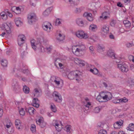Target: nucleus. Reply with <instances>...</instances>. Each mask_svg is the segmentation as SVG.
Listing matches in <instances>:
<instances>
[{"instance_id": "de8ad7c7", "label": "nucleus", "mask_w": 134, "mask_h": 134, "mask_svg": "<svg viewBox=\"0 0 134 134\" xmlns=\"http://www.w3.org/2000/svg\"><path fill=\"white\" fill-rule=\"evenodd\" d=\"M66 131L69 132V133H70V129H71V126L70 125H67L66 126Z\"/></svg>"}, {"instance_id": "b1692460", "label": "nucleus", "mask_w": 134, "mask_h": 134, "mask_svg": "<svg viewBox=\"0 0 134 134\" xmlns=\"http://www.w3.org/2000/svg\"><path fill=\"white\" fill-rule=\"evenodd\" d=\"M89 28L90 30L93 31H95L97 30V26L94 24L91 25L90 26Z\"/></svg>"}, {"instance_id": "6e6552de", "label": "nucleus", "mask_w": 134, "mask_h": 134, "mask_svg": "<svg viewBox=\"0 0 134 134\" xmlns=\"http://www.w3.org/2000/svg\"><path fill=\"white\" fill-rule=\"evenodd\" d=\"M53 124L55 127L56 130L58 132L60 131L62 128V126L59 125L56 120H53Z\"/></svg>"}, {"instance_id": "423d86ee", "label": "nucleus", "mask_w": 134, "mask_h": 134, "mask_svg": "<svg viewBox=\"0 0 134 134\" xmlns=\"http://www.w3.org/2000/svg\"><path fill=\"white\" fill-rule=\"evenodd\" d=\"M12 86L15 91L18 92L20 91V87L17 81L16 80L13 81V83H12Z\"/></svg>"}, {"instance_id": "aec40b11", "label": "nucleus", "mask_w": 134, "mask_h": 134, "mask_svg": "<svg viewBox=\"0 0 134 134\" xmlns=\"http://www.w3.org/2000/svg\"><path fill=\"white\" fill-rule=\"evenodd\" d=\"M25 110L27 112L29 113L30 114H33L34 112L35 109L33 108L32 107H29V109H25Z\"/></svg>"}, {"instance_id": "e433bc0d", "label": "nucleus", "mask_w": 134, "mask_h": 134, "mask_svg": "<svg viewBox=\"0 0 134 134\" xmlns=\"http://www.w3.org/2000/svg\"><path fill=\"white\" fill-rule=\"evenodd\" d=\"M103 98L100 96L99 94L98 95L96 98V100L100 102H103Z\"/></svg>"}, {"instance_id": "680f3d73", "label": "nucleus", "mask_w": 134, "mask_h": 134, "mask_svg": "<svg viewBox=\"0 0 134 134\" xmlns=\"http://www.w3.org/2000/svg\"><path fill=\"white\" fill-rule=\"evenodd\" d=\"M7 14L10 17H12L13 16L12 14L8 11L7 12Z\"/></svg>"}, {"instance_id": "9b49d317", "label": "nucleus", "mask_w": 134, "mask_h": 134, "mask_svg": "<svg viewBox=\"0 0 134 134\" xmlns=\"http://www.w3.org/2000/svg\"><path fill=\"white\" fill-rule=\"evenodd\" d=\"M36 123L42 128L45 127L46 125V123L41 119H39L38 121H36Z\"/></svg>"}, {"instance_id": "f3484780", "label": "nucleus", "mask_w": 134, "mask_h": 134, "mask_svg": "<svg viewBox=\"0 0 134 134\" xmlns=\"http://www.w3.org/2000/svg\"><path fill=\"white\" fill-rule=\"evenodd\" d=\"M105 96L106 97L105 100L108 101L111 99L112 95L110 93L108 92L106 93Z\"/></svg>"}, {"instance_id": "bf43d9fd", "label": "nucleus", "mask_w": 134, "mask_h": 134, "mask_svg": "<svg viewBox=\"0 0 134 134\" xmlns=\"http://www.w3.org/2000/svg\"><path fill=\"white\" fill-rule=\"evenodd\" d=\"M34 91H35V92L36 93V94H34V96H35V94H37V93L38 95L39 94V93H40V92L37 88H35L34 89Z\"/></svg>"}, {"instance_id": "a19ab883", "label": "nucleus", "mask_w": 134, "mask_h": 134, "mask_svg": "<svg viewBox=\"0 0 134 134\" xmlns=\"http://www.w3.org/2000/svg\"><path fill=\"white\" fill-rule=\"evenodd\" d=\"M61 20L59 18L56 19L55 21V25H58L61 24Z\"/></svg>"}, {"instance_id": "a18cd8bd", "label": "nucleus", "mask_w": 134, "mask_h": 134, "mask_svg": "<svg viewBox=\"0 0 134 134\" xmlns=\"http://www.w3.org/2000/svg\"><path fill=\"white\" fill-rule=\"evenodd\" d=\"M100 109L99 107H96L94 109V112L95 113H98L99 112Z\"/></svg>"}, {"instance_id": "ea45409f", "label": "nucleus", "mask_w": 134, "mask_h": 134, "mask_svg": "<svg viewBox=\"0 0 134 134\" xmlns=\"http://www.w3.org/2000/svg\"><path fill=\"white\" fill-rule=\"evenodd\" d=\"M104 49V47H102L100 46H98V50L99 51V52H102L103 51Z\"/></svg>"}, {"instance_id": "72a5a7b5", "label": "nucleus", "mask_w": 134, "mask_h": 134, "mask_svg": "<svg viewBox=\"0 0 134 134\" xmlns=\"http://www.w3.org/2000/svg\"><path fill=\"white\" fill-rule=\"evenodd\" d=\"M78 64L81 66H83L85 65V64L84 63V61L81 60H78L77 61Z\"/></svg>"}, {"instance_id": "20e7f679", "label": "nucleus", "mask_w": 134, "mask_h": 134, "mask_svg": "<svg viewBox=\"0 0 134 134\" xmlns=\"http://www.w3.org/2000/svg\"><path fill=\"white\" fill-rule=\"evenodd\" d=\"M79 72L77 71L70 72L68 75V77L69 79L71 80L73 79L75 77L76 80H77V79L79 77Z\"/></svg>"}, {"instance_id": "e2e57ef3", "label": "nucleus", "mask_w": 134, "mask_h": 134, "mask_svg": "<svg viewBox=\"0 0 134 134\" xmlns=\"http://www.w3.org/2000/svg\"><path fill=\"white\" fill-rule=\"evenodd\" d=\"M23 72L24 74H27L29 72V71L27 69L24 70L23 71Z\"/></svg>"}, {"instance_id": "5fc2aeb1", "label": "nucleus", "mask_w": 134, "mask_h": 134, "mask_svg": "<svg viewBox=\"0 0 134 134\" xmlns=\"http://www.w3.org/2000/svg\"><path fill=\"white\" fill-rule=\"evenodd\" d=\"M97 127H98L103 128V124L101 122H99L98 124Z\"/></svg>"}, {"instance_id": "6e6d98bb", "label": "nucleus", "mask_w": 134, "mask_h": 134, "mask_svg": "<svg viewBox=\"0 0 134 134\" xmlns=\"http://www.w3.org/2000/svg\"><path fill=\"white\" fill-rule=\"evenodd\" d=\"M58 60H59V59L57 58L55 61V65L57 67H58V63H59L58 62Z\"/></svg>"}, {"instance_id": "412c9836", "label": "nucleus", "mask_w": 134, "mask_h": 134, "mask_svg": "<svg viewBox=\"0 0 134 134\" xmlns=\"http://www.w3.org/2000/svg\"><path fill=\"white\" fill-rule=\"evenodd\" d=\"M85 47L83 45H81L79 46V48H77L76 50H78L79 53H81L82 51L84 50Z\"/></svg>"}, {"instance_id": "774afa93", "label": "nucleus", "mask_w": 134, "mask_h": 134, "mask_svg": "<svg viewBox=\"0 0 134 134\" xmlns=\"http://www.w3.org/2000/svg\"><path fill=\"white\" fill-rule=\"evenodd\" d=\"M117 5L120 7H123L122 4L120 2L118 3L117 4Z\"/></svg>"}, {"instance_id": "bb28decb", "label": "nucleus", "mask_w": 134, "mask_h": 134, "mask_svg": "<svg viewBox=\"0 0 134 134\" xmlns=\"http://www.w3.org/2000/svg\"><path fill=\"white\" fill-rule=\"evenodd\" d=\"M43 48L44 51L47 53H50L52 49V47L51 46H48L46 47L45 48Z\"/></svg>"}, {"instance_id": "ddd939ff", "label": "nucleus", "mask_w": 134, "mask_h": 134, "mask_svg": "<svg viewBox=\"0 0 134 134\" xmlns=\"http://www.w3.org/2000/svg\"><path fill=\"white\" fill-rule=\"evenodd\" d=\"M76 22L77 24L80 26H83L84 25V21L81 19H77L76 20Z\"/></svg>"}, {"instance_id": "8fccbe9b", "label": "nucleus", "mask_w": 134, "mask_h": 134, "mask_svg": "<svg viewBox=\"0 0 134 134\" xmlns=\"http://www.w3.org/2000/svg\"><path fill=\"white\" fill-rule=\"evenodd\" d=\"M116 23V21L115 20H111L110 23L111 25L112 26H114Z\"/></svg>"}, {"instance_id": "473e14b6", "label": "nucleus", "mask_w": 134, "mask_h": 134, "mask_svg": "<svg viewBox=\"0 0 134 134\" xmlns=\"http://www.w3.org/2000/svg\"><path fill=\"white\" fill-rule=\"evenodd\" d=\"M31 44L32 48L35 51L36 50V46L35 45V41L34 40H32L31 41Z\"/></svg>"}, {"instance_id": "49530a36", "label": "nucleus", "mask_w": 134, "mask_h": 134, "mask_svg": "<svg viewBox=\"0 0 134 134\" xmlns=\"http://www.w3.org/2000/svg\"><path fill=\"white\" fill-rule=\"evenodd\" d=\"M15 125L16 126L21 125V124L20 122V121L19 120H16L15 122Z\"/></svg>"}, {"instance_id": "39448f33", "label": "nucleus", "mask_w": 134, "mask_h": 134, "mask_svg": "<svg viewBox=\"0 0 134 134\" xmlns=\"http://www.w3.org/2000/svg\"><path fill=\"white\" fill-rule=\"evenodd\" d=\"M53 96L55 102L58 103H61L62 102V99L61 95L58 92L54 91L53 93Z\"/></svg>"}, {"instance_id": "603ef678", "label": "nucleus", "mask_w": 134, "mask_h": 134, "mask_svg": "<svg viewBox=\"0 0 134 134\" xmlns=\"http://www.w3.org/2000/svg\"><path fill=\"white\" fill-rule=\"evenodd\" d=\"M128 58L130 60H132L133 62L134 60V57L132 55H130L129 56Z\"/></svg>"}, {"instance_id": "13d9d810", "label": "nucleus", "mask_w": 134, "mask_h": 134, "mask_svg": "<svg viewBox=\"0 0 134 134\" xmlns=\"http://www.w3.org/2000/svg\"><path fill=\"white\" fill-rule=\"evenodd\" d=\"M81 10L80 8H76L75 12L76 13H79L81 12Z\"/></svg>"}, {"instance_id": "69168bd1", "label": "nucleus", "mask_w": 134, "mask_h": 134, "mask_svg": "<svg viewBox=\"0 0 134 134\" xmlns=\"http://www.w3.org/2000/svg\"><path fill=\"white\" fill-rule=\"evenodd\" d=\"M109 37L111 39H114V36L111 34L109 35Z\"/></svg>"}, {"instance_id": "0eeeda50", "label": "nucleus", "mask_w": 134, "mask_h": 134, "mask_svg": "<svg viewBox=\"0 0 134 134\" xmlns=\"http://www.w3.org/2000/svg\"><path fill=\"white\" fill-rule=\"evenodd\" d=\"M25 38V36L21 34L19 35L18 41V44L20 46H21V45L24 43Z\"/></svg>"}, {"instance_id": "4be33fe9", "label": "nucleus", "mask_w": 134, "mask_h": 134, "mask_svg": "<svg viewBox=\"0 0 134 134\" xmlns=\"http://www.w3.org/2000/svg\"><path fill=\"white\" fill-rule=\"evenodd\" d=\"M102 31L105 33L107 34L109 31V27L107 25H104L103 26L102 29Z\"/></svg>"}, {"instance_id": "2f4dec72", "label": "nucleus", "mask_w": 134, "mask_h": 134, "mask_svg": "<svg viewBox=\"0 0 134 134\" xmlns=\"http://www.w3.org/2000/svg\"><path fill=\"white\" fill-rule=\"evenodd\" d=\"M76 47L75 46L74 47H72V52L75 54H77L79 53L78 50H76L77 49Z\"/></svg>"}, {"instance_id": "4d7b16f0", "label": "nucleus", "mask_w": 134, "mask_h": 134, "mask_svg": "<svg viewBox=\"0 0 134 134\" xmlns=\"http://www.w3.org/2000/svg\"><path fill=\"white\" fill-rule=\"evenodd\" d=\"M98 72V70L96 68H94V70L93 72V74L96 75L97 74Z\"/></svg>"}, {"instance_id": "09e8293b", "label": "nucleus", "mask_w": 134, "mask_h": 134, "mask_svg": "<svg viewBox=\"0 0 134 134\" xmlns=\"http://www.w3.org/2000/svg\"><path fill=\"white\" fill-rule=\"evenodd\" d=\"M54 0H46V3L48 5H50L53 2Z\"/></svg>"}, {"instance_id": "c85d7f7f", "label": "nucleus", "mask_w": 134, "mask_h": 134, "mask_svg": "<svg viewBox=\"0 0 134 134\" xmlns=\"http://www.w3.org/2000/svg\"><path fill=\"white\" fill-rule=\"evenodd\" d=\"M15 22L16 25L17 26H21L22 24V23L18 19H15Z\"/></svg>"}, {"instance_id": "6ab92c4d", "label": "nucleus", "mask_w": 134, "mask_h": 134, "mask_svg": "<svg viewBox=\"0 0 134 134\" xmlns=\"http://www.w3.org/2000/svg\"><path fill=\"white\" fill-rule=\"evenodd\" d=\"M1 16L2 19L4 20H6L7 18V13L4 12H2L0 14Z\"/></svg>"}, {"instance_id": "393cba45", "label": "nucleus", "mask_w": 134, "mask_h": 134, "mask_svg": "<svg viewBox=\"0 0 134 134\" xmlns=\"http://www.w3.org/2000/svg\"><path fill=\"white\" fill-rule=\"evenodd\" d=\"M127 129L129 131H133L134 130V124L133 123L130 124L127 127Z\"/></svg>"}, {"instance_id": "4c0bfd02", "label": "nucleus", "mask_w": 134, "mask_h": 134, "mask_svg": "<svg viewBox=\"0 0 134 134\" xmlns=\"http://www.w3.org/2000/svg\"><path fill=\"white\" fill-rule=\"evenodd\" d=\"M98 134H107V133L106 130L102 129L99 131Z\"/></svg>"}, {"instance_id": "a878e982", "label": "nucleus", "mask_w": 134, "mask_h": 134, "mask_svg": "<svg viewBox=\"0 0 134 134\" xmlns=\"http://www.w3.org/2000/svg\"><path fill=\"white\" fill-rule=\"evenodd\" d=\"M23 92L25 93L28 94L30 92V88L26 86H23Z\"/></svg>"}, {"instance_id": "7ed1b4c3", "label": "nucleus", "mask_w": 134, "mask_h": 134, "mask_svg": "<svg viewBox=\"0 0 134 134\" xmlns=\"http://www.w3.org/2000/svg\"><path fill=\"white\" fill-rule=\"evenodd\" d=\"M75 35L78 38L80 39H86L88 36L87 34L85 33L82 30H78L75 33Z\"/></svg>"}, {"instance_id": "dca6fc26", "label": "nucleus", "mask_w": 134, "mask_h": 134, "mask_svg": "<svg viewBox=\"0 0 134 134\" xmlns=\"http://www.w3.org/2000/svg\"><path fill=\"white\" fill-rule=\"evenodd\" d=\"M4 28L7 34L9 35L11 33V30L10 27L8 26L7 24H6L4 26Z\"/></svg>"}, {"instance_id": "2eb2a0df", "label": "nucleus", "mask_w": 134, "mask_h": 134, "mask_svg": "<svg viewBox=\"0 0 134 134\" xmlns=\"http://www.w3.org/2000/svg\"><path fill=\"white\" fill-rule=\"evenodd\" d=\"M107 55L108 56L113 58H115V54L111 50H109L107 52Z\"/></svg>"}, {"instance_id": "f257e3e1", "label": "nucleus", "mask_w": 134, "mask_h": 134, "mask_svg": "<svg viewBox=\"0 0 134 134\" xmlns=\"http://www.w3.org/2000/svg\"><path fill=\"white\" fill-rule=\"evenodd\" d=\"M115 61L118 63L117 64L118 68L122 72H126L128 71V67L124 62H120L119 61Z\"/></svg>"}, {"instance_id": "9d476101", "label": "nucleus", "mask_w": 134, "mask_h": 134, "mask_svg": "<svg viewBox=\"0 0 134 134\" xmlns=\"http://www.w3.org/2000/svg\"><path fill=\"white\" fill-rule=\"evenodd\" d=\"M123 122V121L121 120L116 122L114 124V127L116 129L120 128V126H122Z\"/></svg>"}, {"instance_id": "c756f323", "label": "nucleus", "mask_w": 134, "mask_h": 134, "mask_svg": "<svg viewBox=\"0 0 134 134\" xmlns=\"http://www.w3.org/2000/svg\"><path fill=\"white\" fill-rule=\"evenodd\" d=\"M50 108L52 111L53 112L55 113L56 112L57 109L56 106L53 104H51V105Z\"/></svg>"}, {"instance_id": "7c9ffc66", "label": "nucleus", "mask_w": 134, "mask_h": 134, "mask_svg": "<svg viewBox=\"0 0 134 134\" xmlns=\"http://www.w3.org/2000/svg\"><path fill=\"white\" fill-rule=\"evenodd\" d=\"M30 130L33 133L35 132L36 130L35 125L34 124H31V126Z\"/></svg>"}, {"instance_id": "c9c22d12", "label": "nucleus", "mask_w": 134, "mask_h": 134, "mask_svg": "<svg viewBox=\"0 0 134 134\" xmlns=\"http://www.w3.org/2000/svg\"><path fill=\"white\" fill-rule=\"evenodd\" d=\"M21 11V9L19 7H17L16 8V9L15 10V12L17 14H19L20 13Z\"/></svg>"}, {"instance_id": "c03bdc74", "label": "nucleus", "mask_w": 134, "mask_h": 134, "mask_svg": "<svg viewBox=\"0 0 134 134\" xmlns=\"http://www.w3.org/2000/svg\"><path fill=\"white\" fill-rule=\"evenodd\" d=\"M121 102L122 103H126L128 101V100L125 97H124L123 98H121L120 99Z\"/></svg>"}, {"instance_id": "052dcab7", "label": "nucleus", "mask_w": 134, "mask_h": 134, "mask_svg": "<svg viewBox=\"0 0 134 134\" xmlns=\"http://www.w3.org/2000/svg\"><path fill=\"white\" fill-rule=\"evenodd\" d=\"M58 65L59 67L60 68L62 69H63L64 66L63 65V64L61 63H58Z\"/></svg>"}, {"instance_id": "338daca9", "label": "nucleus", "mask_w": 134, "mask_h": 134, "mask_svg": "<svg viewBox=\"0 0 134 134\" xmlns=\"http://www.w3.org/2000/svg\"><path fill=\"white\" fill-rule=\"evenodd\" d=\"M129 83L130 84V85L131 86H132L134 84L133 82V81L131 80L130 81H129Z\"/></svg>"}, {"instance_id": "1a4fd4ad", "label": "nucleus", "mask_w": 134, "mask_h": 134, "mask_svg": "<svg viewBox=\"0 0 134 134\" xmlns=\"http://www.w3.org/2000/svg\"><path fill=\"white\" fill-rule=\"evenodd\" d=\"M49 25H51V24L50 23L47 22L46 24L44 23L42 26L43 28L47 32H49L51 29V27L49 26Z\"/></svg>"}, {"instance_id": "79ce46f5", "label": "nucleus", "mask_w": 134, "mask_h": 134, "mask_svg": "<svg viewBox=\"0 0 134 134\" xmlns=\"http://www.w3.org/2000/svg\"><path fill=\"white\" fill-rule=\"evenodd\" d=\"M113 102L114 103H118L121 102L120 99H115L113 100Z\"/></svg>"}, {"instance_id": "a211bd4d", "label": "nucleus", "mask_w": 134, "mask_h": 134, "mask_svg": "<svg viewBox=\"0 0 134 134\" xmlns=\"http://www.w3.org/2000/svg\"><path fill=\"white\" fill-rule=\"evenodd\" d=\"M123 23L126 27L129 28L131 26V23L130 21L127 20H124L123 21Z\"/></svg>"}, {"instance_id": "58836bf2", "label": "nucleus", "mask_w": 134, "mask_h": 134, "mask_svg": "<svg viewBox=\"0 0 134 134\" xmlns=\"http://www.w3.org/2000/svg\"><path fill=\"white\" fill-rule=\"evenodd\" d=\"M83 15L84 16L86 17V18H87V17L91 16L92 14L91 13H85Z\"/></svg>"}, {"instance_id": "cd10ccee", "label": "nucleus", "mask_w": 134, "mask_h": 134, "mask_svg": "<svg viewBox=\"0 0 134 134\" xmlns=\"http://www.w3.org/2000/svg\"><path fill=\"white\" fill-rule=\"evenodd\" d=\"M1 64L4 67L7 66L8 63L7 61L5 59H2L1 61Z\"/></svg>"}, {"instance_id": "37998d69", "label": "nucleus", "mask_w": 134, "mask_h": 134, "mask_svg": "<svg viewBox=\"0 0 134 134\" xmlns=\"http://www.w3.org/2000/svg\"><path fill=\"white\" fill-rule=\"evenodd\" d=\"M19 112L21 115H24L25 112L23 108H21Z\"/></svg>"}, {"instance_id": "864d4df0", "label": "nucleus", "mask_w": 134, "mask_h": 134, "mask_svg": "<svg viewBox=\"0 0 134 134\" xmlns=\"http://www.w3.org/2000/svg\"><path fill=\"white\" fill-rule=\"evenodd\" d=\"M54 82L58 86H59L60 84V81L59 80L57 81V79L56 78H55V79L54 80Z\"/></svg>"}, {"instance_id": "4468645a", "label": "nucleus", "mask_w": 134, "mask_h": 134, "mask_svg": "<svg viewBox=\"0 0 134 134\" xmlns=\"http://www.w3.org/2000/svg\"><path fill=\"white\" fill-rule=\"evenodd\" d=\"M52 9V7H50L47 9L43 12V15L45 16H48L50 13Z\"/></svg>"}, {"instance_id": "0e129e2a", "label": "nucleus", "mask_w": 134, "mask_h": 134, "mask_svg": "<svg viewBox=\"0 0 134 134\" xmlns=\"http://www.w3.org/2000/svg\"><path fill=\"white\" fill-rule=\"evenodd\" d=\"M87 20L90 21H92L93 20V18L91 16L87 17Z\"/></svg>"}, {"instance_id": "3c124183", "label": "nucleus", "mask_w": 134, "mask_h": 134, "mask_svg": "<svg viewBox=\"0 0 134 134\" xmlns=\"http://www.w3.org/2000/svg\"><path fill=\"white\" fill-rule=\"evenodd\" d=\"M91 105V103L90 102H87V104L85 105V106L86 108L87 109V110H88L89 108V107Z\"/></svg>"}, {"instance_id": "f8f14e48", "label": "nucleus", "mask_w": 134, "mask_h": 134, "mask_svg": "<svg viewBox=\"0 0 134 134\" xmlns=\"http://www.w3.org/2000/svg\"><path fill=\"white\" fill-rule=\"evenodd\" d=\"M39 100L37 98H34L33 100V105L36 108H38L40 105L38 104Z\"/></svg>"}, {"instance_id": "5701e85b", "label": "nucleus", "mask_w": 134, "mask_h": 134, "mask_svg": "<svg viewBox=\"0 0 134 134\" xmlns=\"http://www.w3.org/2000/svg\"><path fill=\"white\" fill-rule=\"evenodd\" d=\"M65 36L61 34H59L58 35L57 37V40L60 41H62L64 39Z\"/></svg>"}, {"instance_id": "f704fd0d", "label": "nucleus", "mask_w": 134, "mask_h": 134, "mask_svg": "<svg viewBox=\"0 0 134 134\" xmlns=\"http://www.w3.org/2000/svg\"><path fill=\"white\" fill-rule=\"evenodd\" d=\"M106 93L102 92L100 93L99 95L103 98V100H105L106 98L105 96L106 95Z\"/></svg>"}, {"instance_id": "f03ea898", "label": "nucleus", "mask_w": 134, "mask_h": 134, "mask_svg": "<svg viewBox=\"0 0 134 134\" xmlns=\"http://www.w3.org/2000/svg\"><path fill=\"white\" fill-rule=\"evenodd\" d=\"M28 22L30 24H32L37 20L35 14L34 13H30L28 15Z\"/></svg>"}]
</instances>
